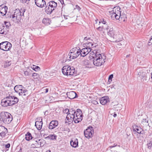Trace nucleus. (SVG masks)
Instances as JSON below:
<instances>
[{
  "instance_id": "obj_21",
  "label": "nucleus",
  "mask_w": 152,
  "mask_h": 152,
  "mask_svg": "<svg viewBox=\"0 0 152 152\" xmlns=\"http://www.w3.org/2000/svg\"><path fill=\"white\" fill-rule=\"evenodd\" d=\"M85 45L87 48H90V49L96 46L93 43V41L90 38L87 40V41L85 43Z\"/></svg>"
},
{
  "instance_id": "obj_38",
  "label": "nucleus",
  "mask_w": 152,
  "mask_h": 152,
  "mask_svg": "<svg viewBox=\"0 0 152 152\" xmlns=\"http://www.w3.org/2000/svg\"><path fill=\"white\" fill-rule=\"evenodd\" d=\"M83 115L82 112L81 110L79 109H77L76 111L75 112V116L80 115Z\"/></svg>"
},
{
  "instance_id": "obj_13",
  "label": "nucleus",
  "mask_w": 152,
  "mask_h": 152,
  "mask_svg": "<svg viewBox=\"0 0 152 152\" xmlns=\"http://www.w3.org/2000/svg\"><path fill=\"white\" fill-rule=\"evenodd\" d=\"M91 49L90 48H87L86 47L82 49L81 50H79L80 53V56L84 57L87 55L91 51Z\"/></svg>"
},
{
  "instance_id": "obj_45",
  "label": "nucleus",
  "mask_w": 152,
  "mask_h": 152,
  "mask_svg": "<svg viewBox=\"0 0 152 152\" xmlns=\"http://www.w3.org/2000/svg\"><path fill=\"white\" fill-rule=\"evenodd\" d=\"M69 110L68 109H66L63 111L64 113L67 114L69 113Z\"/></svg>"
},
{
  "instance_id": "obj_5",
  "label": "nucleus",
  "mask_w": 152,
  "mask_h": 152,
  "mask_svg": "<svg viewBox=\"0 0 152 152\" xmlns=\"http://www.w3.org/2000/svg\"><path fill=\"white\" fill-rule=\"evenodd\" d=\"M120 8L119 6H116L114 7L112 12H111V17L112 18L114 19V18L117 20L119 19L120 18H122L121 15V11Z\"/></svg>"
},
{
  "instance_id": "obj_8",
  "label": "nucleus",
  "mask_w": 152,
  "mask_h": 152,
  "mask_svg": "<svg viewBox=\"0 0 152 152\" xmlns=\"http://www.w3.org/2000/svg\"><path fill=\"white\" fill-rule=\"evenodd\" d=\"M12 47V45L7 41L2 42L0 43V49L4 51H8Z\"/></svg>"
},
{
  "instance_id": "obj_55",
  "label": "nucleus",
  "mask_w": 152,
  "mask_h": 152,
  "mask_svg": "<svg viewBox=\"0 0 152 152\" xmlns=\"http://www.w3.org/2000/svg\"><path fill=\"white\" fill-rule=\"evenodd\" d=\"M113 115L114 117L115 118L117 116V114L116 113H114V115Z\"/></svg>"
},
{
  "instance_id": "obj_39",
  "label": "nucleus",
  "mask_w": 152,
  "mask_h": 152,
  "mask_svg": "<svg viewBox=\"0 0 152 152\" xmlns=\"http://www.w3.org/2000/svg\"><path fill=\"white\" fill-rule=\"evenodd\" d=\"M10 61H5L4 63V67H9L11 65V63Z\"/></svg>"
},
{
  "instance_id": "obj_41",
  "label": "nucleus",
  "mask_w": 152,
  "mask_h": 152,
  "mask_svg": "<svg viewBox=\"0 0 152 152\" xmlns=\"http://www.w3.org/2000/svg\"><path fill=\"white\" fill-rule=\"evenodd\" d=\"M64 18L65 19H69L70 20L71 19V18H72L73 17V16L71 15H64Z\"/></svg>"
},
{
  "instance_id": "obj_42",
  "label": "nucleus",
  "mask_w": 152,
  "mask_h": 152,
  "mask_svg": "<svg viewBox=\"0 0 152 152\" xmlns=\"http://www.w3.org/2000/svg\"><path fill=\"white\" fill-rule=\"evenodd\" d=\"M150 142L148 144V148L149 149H150L152 147V138L150 139Z\"/></svg>"
},
{
  "instance_id": "obj_23",
  "label": "nucleus",
  "mask_w": 152,
  "mask_h": 152,
  "mask_svg": "<svg viewBox=\"0 0 152 152\" xmlns=\"http://www.w3.org/2000/svg\"><path fill=\"white\" fill-rule=\"evenodd\" d=\"M66 95L70 99H72L76 98L77 96V94L73 91H71L67 92Z\"/></svg>"
},
{
  "instance_id": "obj_49",
  "label": "nucleus",
  "mask_w": 152,
  "mask_h": 152,
  "mask_svg": "<svg viewBox=\"0 0 152 152\" xmlns=\"http://www.w3.org/2000/svg\"><path fill=\"white\" fill-rule=\"evenodd\" d=\"M148 121L145 118V119H143V120L141 122V123H142V122H146V123H148Z\"/></svg>"
},
{
  "instance_id": "obj_64",
  "label": "nucleus",
  "mask_w": 152,
  "mask_h": 152,
  "mask_svg": "<svg viewBox=\"0 0 152 152\" xmlns=\"http://www.w3.org/2000/svg\"><path fill=\"white\" fill-rule=\"evenodd\" d=\"M24 15V12L23 13V14H22V15Z\"/></svg>"
},
{
  "instance_id": "obj_51",
  "label": "nucleus",
  "mask_w": 152,
  "mask_h": 152,
  "mask_svg": "<svg viewBox=\"0 0 152 152\" xmlns=\"http://www.w3.org/2000/svg\"><path fill=\"white\" fill-rule=\"evenodd\" d=\"M92 103L95 105H96L98 104V102L97 101L95 100L93 101L92 102Z\"/></svg>"
},
{
  "instance_id": "obj_6",
  "label": "nucleus",
  "mask_w": 152,
  "mask_h": 152,
  "mask_svg": "<svg viewBox=\"0 0 152 152\" xmlns=\"http://www.w3.org/2000/svg\"><path fill=\"white\" fill-rule=\"evenodd\" d=\"M21 12L18 9H16L15 10L13 14L11 15L10 18H12L13 21L15 22H18L21 19Z\"/></svg>"
},
{
  "instance_id": "obj_7",
  "label": "nucleus",
  "mask_w": 152,
  "mask_h": 152,
  "mask_svg": "<svg viewBox=\"0 0 152 152\" xmlns=\"http://www.w3.org/2000/svg\"><path fill=\"white\" fill-rule=\"evenodd\" d=\"M80 55V53L79 50L77 49L76 48H74L70 51V53L68 55L69 60L74 59L77 58Z\"/></svg>"
},
{
  "instance_id": "obj_61",
  "label": "nucleus",
  "mask_w": 152,
  "mask_h": 152,
  "mask_svg": "<svg viewBox=\"0 0 152 152\" xmlns=\"http://www.w3.org/2000/svg\"><path fill=\"white\" fill-rule=\"evenodd\" d=\"M46 152H51L50 151L48 150H47Z\"/></svg>"
},
{
  "instance_id": "obj_33",
  "label": "nucleus",
  "mask_w": 152,
  "mask_h": 152,
  "mask_svg": "<svg viewBox=\"0 0 152 152\" xmlns=\"http://www.w3.org/2000/svg\"><path fill=\"white\" fill-rule=\"evenodd\" d=\"M51 23V20L49 18H44L42 20V23L45 25L48 26Z\"/></svg>"
},
{
  "instance_id": "obj_44",
  "label": "nucleus",
  "mask_w": 152,
  "mask_h": 152,
  "mask_svg": "<svg viewBox=\"0 0 152 152\" xmlns=\"http://www.w3.org/2000/svg\"><path fill=\"white\" fill-rule=\"evenodd\" d=\"M37 146H38V145H37V143L36 142L34 144H32L31 145V148H37Z\"/></svg>"
},
{
  "instance_id": "obj_53",
  "label": "nucleus",
  "mask_w": 152,
  "mask_h": 152,
  "mask_svg": "<svg viewBox=\"0 0 152 152\" xmlns=\"http://www.w3.org/2000/svg\"><path fill=\"white\" fill-rule=\"evenodd\" d=\"M20 1L23 3H26L27 1L26 0H20Z\"/></svg>"
},
{
  "instance_id": "obj_47",
  "label": "nucleus",
  "mask_w": 152,
  "mask_h": 152,
  "mask_svg": "<svg viewBox=\"0 0 152 152\" xmlns=\"http://www.w3.org/2000/svg\"><path fill=\"white\" fill-rule=\"evenodd\" d=\"M75 9H77L78 11H80L81 9V8H80V7L78 5H76L75 6Z\"/></svg>"
},
{
  "instance_id": "obj_22",
  "label": "nucleus",
  "mask_w": 152,
  "mask_h": 152,
  "mask_svg": "<svg viewBox=\"0 0 152 152\" xmlns=\"http://www.w3.org/2000/svg\"><path fill=\"white\" fill-rule=\"evenodd\" d=\"M108 26L107 25H103L96 28V29L99 32L104 33L105 31L108 29Z\"/></svg>"
},
{
  "instance_id": "obj_63",
  "label": "nucleus",
  "mask_w": 152,
  "mask_h": 152,
  "mask_svg": "<svg viewBox=\"0 0 152 152\" xmlns=\"http://www.w3.org/2000/svg\"><path fill=\"white\" fill-rule=\"evenodd\" d=\"M151 78L152 79V73H151Z\"/></svg>"
},
{
  "instance_id": "obj_10",
  "label": "nucleus",
  "mask_w": 152,
  "mask_h": 152,
  "mask_svg": "<svg viewBox=\"0 0 152 152\" xmlns=\"http://www.w3.org/2000/svg\"><path fill=\"white\" fill-rule=\"evenodd\" d=\"M9 29V26L6 25V23L4 25L0 23V34L6 35L8 33Z\"/></svg>"
},
{
  "instance_id": "obj_56",
  "label": "nucleus",
  "mask_w": 152,
  "mask_h": 152,
  "mask_svg": "<svg viewBox=\"0 0 152 152\" xmlns=\"http://www.w3.org/2000/svg\"><path fill=\"white\" fill-rule=\"evenodd\" d=\"M60 2H61V3L62 4H64V3L63 0H62Z\"/></svg>"
},
{
  "instance_id": "obj_26",
  "label": "nucleus",
  "mask_w": 152,
  "mask_h": 152,
  "mask_svg": "<svg viewBox=\"0 0 152 152\" xmlns=\"http://www.w3.org/2000/svg\"><path fill=\"white\" fill-rule=\"evenodd\" d=\"M100 103L102 105H104L109 102V99L108 97L105 96L102 97L100 99Z\"/></svg>"
},
{
  "instance_id": "obj_59",
  "label": "nucleus",
  "mask_w": 152,
  "mask_h": 152,
  "mask_svg": "<svg viewBox=\"0 0 152 152\" xmlns=\"http://www.w3.org/2000/svg\"><path fill=\"white\" fill-rule=\"evenodd\" d=\"M48 88H46L45 89V93H47L48 92Z\"/></svg>"
},
{
  "instance_id": "obj_28",
  "label": "nucleus",
  "mask_w": 152,
  "mask_h": 152,
  "mask_svg": "<svg viewBox=\"0 0 152 152\" xmlns=\"http://www.w3.org/2000/svg\"><path fill=\"white\" fill-rule=\"evenodd\" d=\"M47 4L53 10L57 6V3L53 1H50Z\"/></svg>"
},
{
  "instance_id": "obj_35",
  "label": "nucleus",
  "mask_w": 152,
  "mask_h": 152,
  "mask_svg": "<svg viewBox=\"0 0 152 152\" xmlns=\"http://www.w3.org/2000/svg\"><path fill=\"white\" fill-rule=\"evenodd\" d=\"M121 106L122 105L121 104H118L117 105H115L113 108L115 110L119 111L121 109Z\"/></svg>"
},
{
  "instance_id": "obj_34",
  "label": "nucleus",
  "mask_w": 152,
  "mask_h": 152,
  "mask_svg": "<svg viewBox=\"0 0 152 152\" xmlns=\"http://www.w3.org/2000/svg\"><path fill=\"white\" fill-rule=\"evenodd\" d=\"M32 137L31 134L29 132H27L25 134V139L26 140L29 141L32 139Z\"/></svg>"
},
{
  "instance_id": "obj_58",
  "label": "nucleus",
  "mask_w": 152,
  "mask_h": 152,
  "mask_svg": "<svg viewBox=\"0 0 152 152\" xmlns=\"http://www.w3.org/2000/svg\"><path fill=\"white\" fill-rule=\"evenodd\" d=\"M112 88H114L115 89V85H113L112 86V87H111Z\"/></svg>"
},
{
  "instance_id": "obj_18",
  "label": "nucleus",
  "mask_w": 152,
  "mask_h": 152,
  "mask_svg": "<svg viewBox=\"0 0 152 152\" xmlns=\"http://www.w3.org/2000/svg\"><path fill=\"white\" fill-rule=\"evenodd\" d=\"M75 110H73L72 109H71L69 110V113L68 114L66 117V119L69 122H71V120H72V116H75Z\"/></svg>"
},
{
  "instance_id": "obj_30",
  "label": "nucleus",
  "mask_w": 152,
  "mask_h": 152,
  "mask_svg": "<svg viewBox=\"0 0 152 152\" xmlns=\"http://www.w3.org/2000/svg\"><path fill=\"white\" fill-rule=\"evenodd\" d=\"M53 10H52V9L50 6H49V5L48 4H47L45 8V13L48 14L50 15L51 14Z\"/></svg>"
},
{
  "instance_id": "obj_40",
  "label": "nucleus",
  "mask_w": 152,
  "mask_h": 152,
  "mask_svg": "<svg viewBox=\"0 0 152 152\" xmlns=\"http://www.w3.org/2000/svg\"><path fill=\"white\" fill-rule=\"evenodd\" d=\"M31 67L33 70L36 71H39L40 70V68L38 66L33 65Z\"/></svg>"
},
{
  "instance_id": "obj_17",
  "label": "nucleus",
  "mask_w": 152,
  "mask_h": 152,
  "mask_svg": "<svg viewBox=\"0 0 152 152\" xmlns=\"http://www.w3.org/2000/svg\"><path fill=\"white\" fill-rule=\"evenodd\" d=\"M72 120L71 122L74 121L75 123H77L81 121L83 119V115H80L73 116H72Z\"/></svg>"
},
{
  "instance_id": "obj_24",
  "label": "nucleus",
  "mask_w": 152,
  "mask_h": 152,
  "mask_svg": "<svg viewBox=\"0 0 152 152\" xmlns=\"http://www.w3.org/2000/svg\"><path fill=\"white\" fill-rule=\"evenodd\" d=\"M42 119L39 118V121H37L35 122V126L38 130H40L42 128Z\"/></svg>"
},
{
  "instance_id": "obj_43",
  "label": "nucleus",
  "mask_w": 152,
  "mask_h": 152,
  "mask_svg": "<svg viewBox=\"0 0 152 152\" xmlns=\"http://www.w3.org/2000/svg\"><path fill=\"white\" fill-rule=\"evenodd\" d=\"M39 76V74L36 73H34L32 74V76L34 78H36Z\"/></svg>"
},
{
  "instance_id": "obj_46",
  "label": "nucleus",
  "mask_w": 152,
  "mask_h": 152,
  "mask_svg": "<svg viewBox=\"0 0 152 152\" xmlns=\"http://www.w3.org/2000/svg\"><path fill=\"white\" fill-rule=\"evenodd\" d=\"M113 74H111L110 75L109 77V80L108 81L109 82H111L112 81V79L113 77Z\"/></svg>"
},
{
  "instance_id": "obj_29",
  "label": "nucleus",
  "mask_w": 152,
  "mask_h": 152,
  "mask_svg": "<svg viewBox=\"0 0 152 152\" xmlns=\"http://www.w3.org/2000/svg\"><path fill=\"white\" fill-rule=\"evenodd\" d=\"M138 75L139 76V77H140L142 79H145L146 80V76L145 75V72L143 71L142 70L140 71L139 72H138Z\"/></svg>"
},
{
  "instance_id": "obj_25",
  "label": "nucleus",
  "mask_w": 152,
  "mask_h": 152,
  "mask_svg": "<svg viewBox=\"0 0 152 152\" xmlns=\"http://www.w3.org/2000/svg\"><path fill=\"white\" fill-rule=\"evenodd\" d=\"M10 98V100L11 105H13L17 103L18 102V99L16 97L14 96H9Z\"/></svg>"
},
{
  "instance_id": "obj_57",
  "label": "nucleus",
  "mask_w": 152,
  "mask_h": 152,
  "mask_svg": "<svg viewBox=\"0 0 152 152\" xmlns=\"http://www.w3.org/2000/svg\"><path fill=\"white\" fill-rule=\"evenodd\" d=\"M6 0H0V1H2L3 3H5L6 2Z\"/></svg>"
},
{
  "instance_id": "obj_50",
  "label": "nucleus",
  "mask_w": 152,
  "mask_h": 152,
  "mask_svg": "<svg viewBox=\"0 0 152 152\" xmlns=\"http://www.w3.org/2000/svg\"><path fill=\"white\" fill-rule=\"evenodd\" d=\"M102 23L103 24V25H106V21L104 20V19H103L101 21Z\"/></svg>"
},
{
  "instance_id": "obj_11",
  "label": "nucleus",
  "mask_w": 152,
  "mask_h": 152,
  "mask_svg": "<svg viewBox=\"0 0 152 152\" xmlns=\"http://www.w3.org/2000/svg\"><path fill=\"white\" fill-rule=\"evenodd\" d=\"M10 102L11 101L10 100L9 96L2 100L1 104V105L4 107L10 106L11 105Z\"/></svg>"
},
{
  "instance_id": "obj_15",
  "label": "nucleus",
  "mask_w": 152,
  "mask_h": 152,
  "mask_svg": "<svg viewBox=\"0 0 152 152\" xmlns=\"http://www.w3.org/2000/svg\"><path fill=\"white\" fill-rule=\"evenodd\" d=\"M7 132L8 130L7 128L3 126L0 125V137L1 138L4 137Z\"/></svg>"
},
{
  "instance_id": "obj_1",
  "label": "nucleus",
  "mask_w": 152,
  "mask_h": 152,
  "mask_svg": "<svg viewBox=\"0 0 152 152\" xmlns=\"http://www.w3.org/2000/svg\"><path fill=\"white\" fill-rule=\"evenodd\" d=\"M90 54V56L94 59L93 62L95 66H100L105 62L104 60L106 59L104 55H102L95 50L91 52Z\"/></svg>"
},
{
  "instance_id": "obj_37",
  "label": "nucleus",
  "mask_w": 152,
  "mask_h": 152,
  "mask_svg": "<svg viewBox=\"0 0 152 152\" xmlns=\"http://www.w3.org/2000/svg\"><path fill=\"white\" fill-rule=\"evenodd\" d=\"M44 140H38L35 141V142L37 143V145H39L40 146L43 145V143L44 142Z\"/></svg>"
},
{
  "instance_id": "obj_19",
  "label": "nucleus",
  "mask_w": 152,
  "mask_h": 152,
  "mask_svg": "<svg viewBox=\"0 0 152 152\" xmlns=\"http://www.w3.org/2000/svg\"><path fill=\"white\" fill-rule=\"evenodd\" d=\"M7 10V7L4 4L0 5V13L2 16L5 15Z\"/></svg>"
},
{
  "instance_id": "obj_9",
  "label": "nucleus",
  "mask_w": 152,
  "mask_h": 152,
  "mask_svg": "<svg viewBox=\"0 0 152 152\" xmlns=\"http://www.w3.org/2000/svg\"><path fill=\"white\" fill-rule=\"evenodd\" d=\"M85 137L88 139L91 138L94 134V130L92 126H89L84 131Z\"/></svg>"
},
{
  "instance_id": "obj_4",
  "label": "nucleus",
  "mask_w": 152,
  "mask_h": 152,
  "mask_svg": "<svg viewBox=\"0 0 152 152\" xmlns=\"http://www.w3.org/2000/svg\"><path fill=\"white\" fill-rule=\"evenodd\" d=\"M62 72L64 75H76V72L75 71V69L73 67H71L70 66H64L62 69Z\"/></svg>"
},
{
  "instance_id": "obj_32",
  "label": "nucleus",
  "mask_w": 152,
  "mask_h": 152,
  "mask_svg": "<svg viewBox=\"0 0 152 152\" xmlns=\"http://www.w3.org/2000/svg\"><path fill=\"white\" fill-rule=\"evenodd\" d=\"M57 136L55 134H50L47 137H45V139L47 140H56Z\"/></svg>"
},
{
  "instance_id": "obj_36",
  "label": "nucleus",
  "mask_w": 152,
  "mask_h": 152,
  "mask_svg": "<svg viewBox=\"0 0 152 152\" xmlns=\"http://www.w3.org/2000/svg\"><path fill=\"white\" fill-rule=\"evenodd\" d=\"M32 71L29 69H27L26 71H24V74L26 76H28L31 74Z\"/></svg>"
},
{
  "instance_id": "obj_48",
  "label": "nucleus",
  "mask_w": 152,
  "mask_h": 152,
  "mask_svg": "<svg viewBox=\"0 0 152 152\" xmlns=\"http://www.w3.org/2000/svg\"><path fill=\"white\" fill-rule=\"evenodd\" d=\"M10 143H7L5 145V148H9L10 147Z\"/></svg>"
},
{
  "instance_id": "obj_16",
  "label": "nucleus",
  "mask_w": 152,
  "mask_h": 152,
  "mask_svg": "<svg viewBox=\"0 0 152 152\" xmlns=\"http://www.w3.org/2000/svg\"><path fill=\"white\" fill-rule=\"evenodd\" d=\"M35 2L36 5L39 7L42 8L46 5L45 0H35Z\"/></svg>"
},
{
  "instance_id": "obj_20",
  "label": "nucleus",
  "mask_w": 152,
  "mask_h": 152,
  "mask_svg": "<svg viewBox=\"0 0 152 152\" xmlns=\"http://www.w3.org/2000/svg\"><path fill=\"white\" fill-rule=\"evenodd\" d=\"M58 124V121L57 120H54L52 121L49 124V128L50 129H53L57 127Z\"/></svg>"
},
{
  "instance_id": "obj_52",
  "label": "nucleus",
  "mask_w": 152,
  "mask_h": 152,
  "mask_svg": "<svg viewBox=\"0 0 152 152\" xmlns=\"http://www.w3.org/2000/svg\"><path fill=\"white\" fill-rule=\"evenodd\" d=\"M117 146V144L115 143L114 145H111L110 146V148H113V147H114L115 146Z\"/></svg>"
},
{
  "instance_id": "obj_2",
  "label": "nucleus",
  "mask_w": 152,
  "mask_h": 152,
  "mask_svg": "<svg viewBox=\"0 0 152 152\" xmlns=\"http://www.w3.org/2000/svg\"><path fill=\"white\" fill-rule=\"evenodd\" d=\"M12 119V116L8 112H2L0 114V121L5 124H10Z\"/></svg>"
},
{
  "instance_id": "obj_62",
  "label": "nucleus",
  "mask_w": 152,
  "mask_h": 152,
  "mask_svg": "<svg viewBox=\"0 0 152 152\" xmlns=\"http://www.w3.org/2000/svg\"><path fill=\"white\" fill-rule=\"evenodd\" d=\"M129 55H126V57H129Z\"/></svg>"
},
{
  "instance_id": "obj_27",
  "label": "nucleus",
  "mask_w": 152,
  "mask_h": 152,
  "mask_svg": "<svg viewBox=\"0 0 152 152\" xmlns=\"http://www.w3.org/2000/svg\"><path fill=\"white\" fill-rule=\"evenodd\" d=\"M70 144L71 146L74 148L78 146V141L77 139H73L71 140Z\"/></svg>"
},
{
  "instance_id": "obj_14",
  "label": "nucleus",
  "mask_w": 152,
  "mask_h": 152,
  "mask_svg": "<svg viewBox=\"0 0 152 152\" xmlns=\"http://www.w3.org/2000/svg\"><path fill=\"white\" fill-rule=\"evenodd\" d=\"M132 129L134 134L136 135H137V134H141V132L143 130L141 127L135 124L132 126Z\"/></svg>"
},
{
  "instance_id": "obj_31",
  "label": "nucleus",
  "mask_w": 152,
  "mask_h": 152,
  "mask_svg": "<svg viewBox=\"0 0 152 152\" xmlns=\"http://www.w3.org/2000/svg\"><path fill=\"white\" fill-rule=\"evenodd\" d=\"M115 31L113 28H110L107 32L108 35L110 37V39L111 37H113L115 35Z\"/></svg>"
},
{
  "instance_id": "obj_54",
  "label": "nucleus",
  "mask_w": 152,
  "mask_h": 152,
  "mask_svg": "<svg viewBox=\"0 0 152 152\" xmlns=\"http://www.w3.org/2000/svg\"><path fill=\"white\" fill-rule=\"evenodd\" d=\"M148 44L149 45H152V42H148Z\"/></svg>"
},
{
  "instance_id": "obj_12",
  "label": "nucleus",
  "mask_w": 152,
  "mask_h": 152,
  "mask_svg": "<svg viewBox=\"0 0 152 152\" xmlns=\"http://www.w3.org/2000/svg\"><path fill=\"white\" fill-rule=\"evenodd\" d=\"M122 38V35L118 34L115 35L113 37H111L110 41L112 42H118L121 41Z\"/></svg>"
},
{
  "instance_id": "obj_60",
  "label": "nucleus",
  "mask_w": 152,
  "mask_h": 152,
  "mask_svg": "<svg viewBox=\"0 0 152 152\" xmlns=\"http://www.w3.org/2000/svg\"><path fill=\"white\" fill-rule=\"evenodd\" d=\"M18 152H22V149L20 148L19 151Z\"/></svg>"
},
{
  "instance_id": "obj_3",
  "label": "nucleus",
  "mask_w": 152,
  "mask_h": 152,
  "mask_svg": "<svg viewBox=\"0 0 152 152\" xmlns=\"http://www.w3.org/2000/svg\"><path fill=\"white\" fill-rule=\"evenodd\" d=\"M14 89L16 92L18 93L19 96H22L23 97H26L29 96L28 91L22 86H16L14 88Z\"/></svg>"
}]
</instances>
